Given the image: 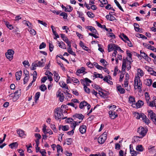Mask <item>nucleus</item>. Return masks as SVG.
I'll list each match as a JSON object with an SVG mask.
<instances>
[{"label": "nucleus", "instance_id": "obj_1", "mask_svg": "<svg viewBox=\"0 0 156 156\" xmlns=\"http://www.w3.org/2000/svg\"><path fill=\"white\" fill-rule=\"evenodd\" d=\"M55 117L56 120L59 119H64L66 118V117H63L62 114V110L60 107L56 108L55 110Z\"/></svg>", "mask_w": 156, "mask_h": 156}, {"label": "nucleus", "instance_id": "obj_2", "mask_svg": "<svg viewBox=\"0 0 156 156\" xmlns=\"http://www.w3.org/2000/svg\"><path fill=\"white\" fill-rule=\"evenodd\" d=\"M148 131V129L142 126L139 127L137 129V132L140 136V138H142L145 136Z\"/></svg>", "mask_w": 156, "mask_h": 156}, {"label": "nucleus", "instance_id": "obj_3", "mask_svg": "<svg viewBox=\"0 0 156 156\" xmlns=\"http://www.w3.org/2000/svg\"><path fill=\"white\" fill-rule=\"evenodd\" d=\"M134 87L135 88L136 87H137V88L141 90V86L142 83L140 79V77L139 76H136L134 80Z\"/></svg>", "mask_w": 156, "mask_h": 156}, {"label": "nucleus", "instance_id": "obj_4", "mask_svg": "<svg viewBox=\"0 0 156 156\" xmlns=\"http://www.w3.org/2000/svg\"><path fill=\"white\" fill-rule=\"evenodd\" d=\"M107 138V133L104 132L98 138V143L101 144H103L106 139Z\"/></svg>", "mask_w": 156, "mask_h": 156}, {"label": "nucleus", "instance_id": "obj_5", "mask_svg": "<svg viewBox=\"0 0 156 156\" xmlns=\"http://www.w3.org/2000/svg\"><path fill=\"white\" fill-rule=\"evenodd\" d=\"M14 53V52L12 50L9 49L5 53V56L8 59L11 61L13 59Z\"/></svg>", "mask_w": 156, "mask_h": 156}, {"label": "nucleus", "instance_id": "obj_6", "mask_svg": "<svg viewBox=\"0 0 156 156\" xmlns=\"http://www.w3.org/2000/svg\"><path fill=\"white\" fill-rule=\"evenodd\" d=\"M148 115L154 123L156 122V115L152 111H150L148 112Z\"/></svg>", "mask_w": 156, "mask_h": 156}, {"label": "nucleus", "instance_id": "obj_7", "mask_svg": "<svg viewBox=\"0 0 156 156\" xmlns=\"http://www.w3.org/2000/svg\"><path fill=\"white\" fill-rule=\"evenodd\" d=\"M20 90H17L16 91L14 94L12 93L9 95V96L13 98H16V99H18L20 97Z\"/></svg>", "mask_w": 156, "mask_h": 156}, {"label": "nucleus", "instance_id": "obj_8", "mask_svg": "<svg viewBox=\"0 0 156 156\" xmlns=\"http://www.w3.org/2000/svg\"><path fill=\"white\" fill-rule=\"evenodd\" d=\"M108 113L110 118L112 119H114L118 116V114L114 111H110Z\"/></svg>", "mask_w": 156, "mask_h": 156}, {"label": "nucleus", "instance_id": "obj_9", "mask_svg": "<svg viewBox=\"0 0 156 156\" xmlns=\"http://www.w3.org/2000/svg\"><path fill=\"white\" fill-rule=\"evenodd\" d=\"M57 97L59 98V99L61 102H62L64 100V96L63 93H61V91L58 90L56 93Z\"/></svg>", "mask_w": 156, "mask_h": 156}, {"label": "nucleus", "instance_id": "obj_10", "mask_svg": "<svg viewBox=\"0 0 156 156\" xmlns=\"http://www.w3.org/2000/svg\"><path fill=\"white\" fill-rule=\"evenodd\" d=\"M17 133L20 137L24 138L26 136L25 132L20 129L17 130Z\"/></svg>", "mask_w": 156, "mask_h": 156}, {"label": "nucleus", "instance_id": "obj_11", "mask_svg": "<svg viewBox=\"0 0 156 156\" xmlns=\"http://www.w3.org/2000/svg\"><path fill=\"white\" fill-rule=\"evenodd\" d=\"M33 64H34V66L35 67L39 66L42 67L44 65V62H41V61L37 60L35 61L34 63H33Z\"/></svg>", "mask_w": 156, "mask_h": 156}, {"label": "nucleus", "instance_id": "obj_12", "mask_svg": "<svg viewBox=\"0 0 156 156\" xmlns=\"http://www.w3.org/2000/svg\"><path fill=\"white\" fill-rule=\"evenodd\" d=\"M129 103L132 104V106L133 108H135V106H133V104H135V98L134 97L132 96H129Z\"/></svg>", "mask_w": 156, "mask_h": 156}, {"label": "nucleus", "instance_id": "obj_13", "mask_svg": "<svg viewBox=\"0 0 156 156\" xmlns=\"http://www.w3.org/2000/svg\"><path fill=\"white\" fill-rule=\"evenodd\" d=\"M144 104V102L141 100H139L135 104H133V106H135V107L137 108H140L141 106Z\"/></svg>", "mask_w": 156, "mask_h": 156}, {"label": "nucleus", "instance_id": "obj_14", "mask_svg": "<svg viewBox=\"0 0 156 156\" xmlns=\"http://www.w3.org/2000/svg\"><path fill=\"white\" fill-rule=\"evenodd\" d=\"M141 117L144 122L146 124H148L149 122V120L147 118L146 116L144 114H141Z\"/></svg>", "mask_w": 156, "mask_h": 156}, {"label": "nucleus", "instance_id": "obj_15", "mask_svg": "<svg viewBox=\"0 0 156 156\" xmlns=\"http://www.w3.org/2000/svg\"><path fill=\"white\" fill-rule=\"evenodd\" d=\"M127 63H129V62L126 59H123L122 62V69L123 70L126 69L127 65L128 64Z\"/></svg>", "mask_w": 156, "mask_h": 156}, {"label": "nucleus", "instance_id": "obj_16", "mask_svg": "<svg viewBox=\"0 0 156 156\" xmlns=\"http://www.w3.org/2000/svg\"><path fill=\"white\" fill-rule=\"evenodd\" d=\"M86 28L89 30L90 31L92 32L94 34H96L97 32V31L93 27L91 26H87L86 27Z\"/></svg>", "mask_w": 156, "mask_h": 156}, {"label": "nucleus", "instance_id": "obj_17", "mask_svg": "<svg viewBox=\"0 0 156 156\" xmlns=\"http://www.w3.org/2000/svg\"><path fill=\"white\" fill-rule=\"evenodd\" d=\"M128 83L129 81H125L124 85H123V86L124 88H125V89L126 90L129 91L130 90V86H128Z\"/></svg>", "mask_w": 156, "mask_h": 156}, {"label": "nucleus", "instance_id": "obj_18", "mask_svg": "<svg viewBox=\"0 0 156 156\" xmlns=\"http://www.w3.org/2000/svg\"><path fill=\"white\" fill-rule=\"evenodd\" d=\"M81 82L83 84V83H84L85 84V83H86V85L87 86L89 85V84L88 83H91V81L87 78L84 79L83 80H81Z\"/></svg>", "mask_w": 156, "mask_h": 156}, {"label": "nucleus", "instance_id": "obj_19", "mask_svg": "<svg viewBox=\"0 0 156 156\" xmlns=\"http://www.w3.org/2000/svg\"><path fill=\"white\" fill-rule=\"evenodd\" d=\"M22 71L20 70L19 72H17L16 73L15 76L17 80H20L22 76Z\"/></svg>", "mask_w": 156, "mask_h": 156}, {"label": "nucleus", "instance_id": "obj_20", "mask_svg": "<svg viewBox=\"0 0 156 156\" xmlns=\"http://www.w3.org/2000/svg\"><path fill=\"white\" fill-rule=\"evenodd\" d=\"M57 42H58V45L60 48L63 49H66V46L63 42L61 41L60 42H59V41H58Z\"/></svg>", "mask_w": 156, "mask_h": 156}, {"label": "nucleus", "instance_id": "obj_21", "mask_svg": "<svg viewBox=\"0 0 156 156\" xmlns=\"http://www.w3.org/2000/svg\"><path fill=\"white\" fill-rule=\"evenodd\" d=\"M141 55L147 61H149L150 58L144 52L140 51Z\"/></svg>", "mask_w": 156, "mask_h": 156}, {"label": "nucleus", "instance_id": "obj_22", "mask_svg": "<svg viewBox=\"0 0 156 156\" xmlns=\"http://www.w3.org/2000/svg\"><path fill=\"white\" fill-rule=\"evenodd\" d=\"M126 52L127 55V57H126V60H127V61L129 62H133V61H132V54L128 52L127 51H126Z\"/></svg>", "mask_w": 156, "mask_h": 156}, {"label": "nucleus", "instance_id": "obj_23", "mask_svg": "<svg viewBox=\"0 0 156 156\" xmlns=\"http://www.w3.org/2000/svg\"><path fill=\"white\" fill-rule=\"evenodd\" d=\"M73 117L78 118L79 119L81 120L80 121L83 120L84 118V116H83L81 114H76L73 115Z\"/></svg>", "mask_w": 156, "mask_h": 156}, {"label": "nucleus", "instance_id": "obj_24", "mask_svg": "<svg viewBox=\"0 0 156 156\" xmlns=\"http://www.w3.org/2000/svg\"><path fill=\"white\" fill-rule=\"evenodd\" d=\"M117 89L119 92L121 94H123L125 92V90L122 88L120 85L117 87Z\"/></svg>", "mask_w": 156, "mask_h": 156}, {"label": "nucleus", "instance_id": "obj_25", "mask_svg": "<svg viewBox=\"0 0 156 156\" xmlns=\"http://www.w3.org/2000/svg\"><path fill=\"white\" fill-rule=\"evenodd\" d=\"M80 131L82 133H84L86 131V127L85 125L81 126L80 128Z\"/></svg>", "mask_w": 156, "mask_h": 156}, {"label": "nucleus", "instance_id": "obj_26", "mask_svg": "<svg viewBox=\"0 0 156 156\" xmlns=\"http://www.w3.org/2000/svg\"><path fill=\"white\" fill-rule=\"evenodd\" d=\"M152 80L151 79H147L145 80V84L148 86H150L152 83Z\"/></svg>", "mask_w": 156, "mask_h": 156}, {"label": "nucleus", "instance_id": "obj_27", "mask_svg": "<svg viewBox=\"0 0 156 156\" xmlns=\"http://www.w3.org/2000/svg\"><path fill=\"white\" fill-rule=\"evenodd\" d=\"M53 74L54 76L55 80L56 82H57L59 80L60 77L59 76L58 74L55 71L54 72Z\"/></svg>", "mask_w": 156, "mask_h": 156}, {"label": "nucleus", "instance_id": "obj_28", "mask_svg": "<svg viewBox=\"0 0 156 156\" xmlns=\"http://www.w3.org/2000/svg\"><path fill=\"white\" fill-rule=\"evenodd\" d=\"M77 13L78 15V17L81 18V20L83 22L85 21V18L83 16V13L79 11H77Z\"/></svg>", "mask_w": 156, "mask_h": 156}, {"label": "nucleus", "instance_id": "obj_29", "mask_svg": "<svg viewBox=\"0 0 156 156\" xmlns=\"http://www.w3.org/2000/svg\"><path fill=\"white\" fill-rule=\"evenodd\" d=\"M83 85L84 86L83 89L88 94L90 93L91 92L90 89L87 87V85H86L84 83H83Z\"/></svg>", "mask_w": 156, "mask_h": 156}, {"label": "nucleus", "instance_id": "obj_30", "mask_svg": "<svg viewBox=\"0 0 156 156\" xmlns=\"http://www.w3.org/2000/svg\"><path fill=\"white\" fill-rule=\"evenodd\" d=\"M148 71L151 75L156 76V72L154 71L151 68L148 67Z\"/></svg>", "mask_w": 156, "mask_h": 156}, {"label": "nucleus", "instance_id": "obj_31", "mask_svg": "<svg viewBox=\"0 0 156 156\" xmlns=\"http://www.w3.org/2000/svg\"><path fill=\"white\" fill-rule=\"evenodd\" d=\"M40 93L39 92H37L34 96V99H35V103H37V101L38 99L40 96Z\"/></svg>", "mask_w": 156, "mask_h": 156}, {"label": "nucleus", "instance_id": "obj_32", "mask_svg": "<svg viewBox=\"0 0 156 156\" xmlns=\"http://www.w3.org/2000/svg\"><path fill=\"white\" fill-rule=\"evenodd\" d=\"M113 50L115 51H120L122 52H123V51L121 49L120 47H119L118 45H115V44H113Z\"/></svg>", "mask_w": 156, "mask_h": 156}, {"label": "nucleus", "instance_id": "obj_33", "mask_svg": "<svg viewBox=\"0 0 156 156\" xmlns=\"http://www.w3.org/2000/svg\"><path fill=\"white\" fill-rule=\"evenodd\" d=\"M87 105V102L85 101H83L80 103L79 105V107L80 108H83L84 106H86Z\"/></svg>", "mask_w": 156, "mask_h": 156}, {"label": "nucleus", "instance_id": "obj_34", "mask_svg": "<svg viewBox=\"0 0 156 156\" xmlns=\"http://www.w3.org/2000/svg\"><path fill=\"white\" fill-rule=\"evenodd\" d=\"M81 122V121H79V122H73L72 124V125L71 126V127L72 128H73V129L74 130L75 129L76 125H79V124Z\"/></svg>", "mask_w": 156, "mask_h": 156}, {"label": "nucleus", "instance_id": "obj_35", "mask_svg": "<svg viewBox=\"0 0 156 156\" xmlns=\"http://www.w3.org/2000/svg\"><path fill=\"white\" fill-rule=\"evenodd\" d=\"M85 69L83 67H81L80 69H78L76 72V73H82L85 72Z\"/></svg>", "mask_w": 156, "mask_h": 156}, {"label": "nucleus", "instance_id": "obj_36", "mask_svg": "<svg viewBox=\"0 0 156 156\" xmlns=\"http://www.w3.org/2000/svg\"><path fill=\"white\" fill-rule=\"evenodd\" d=\"M18 146V144L17 142L13 143L9 145V146L12 149H13L14 147H17Z\"/></svg>", "mask_w": 156, "mask_h": 156}, {"label": "nucleus", "instance_id": "obj_37", "mask_svg": "<svg viewBox=\"0 0 156 156\" xmlns=\"http://www.w3.org/2000/svg\"><path fill=\"white\" fill-rule=\"evenodd\" d=\"M114 2L116 4V5L117 6V7L119 8L122 11L124 12V11L123 10V9L122 7L120 5V4H119V2L116 0H114Z\"/></svg>", "mask_w": 156, "mask_h": 156}, {"label": "nucleus", "instance_id": "obj_38", "mask_svg": "<svg viewBox=\"0 0 156 156\" xmlns=\"http://www.w3.org/2000/svg\"><path fill=\"white\" fill-rule=\"evenodd\" d=\"M120 37L124 41H126L129 39L127 36L123 34H121Z\"/></svg>", "mask_w": 156, "mask_h": 156}, {"label": "nucleus", "instance_id": "obj_39", "mask_svg": "<svg viewBox=\"0 0 156 156\" xmlns=\"http://www.w3.org/2000/svg\"><path fill=\"white\" fill-rule=\"evenodd\" d=\"M66 9H65L66 12H71L73 9V8L70 5H68L66 6Z\"/></svg>", "mask_w": 156, "mask_h": 156}, {"label": "nucleus", "instance_id": "obj_40", "mask_svg": "<svg viewBox=\"0 0 156 156\" xmlns=\"http://www.w3.org/2000/svg\"><path fill=\"white\" fill-rule=\"evenodd\" d=\"M67 51L70 54L75 56L76 55L75 53L72 51L71 47H68Z\"/></svg>", "mask_w": 156, "mask_h": 156}, {"label": "nucleus", "instance_id": "obj_41", "mask_svg": "<svg viewBox=\"0 0 156 156\" xmlns=\"http://www.w3.org/2000/svg\"><path fill=\"white\" fill-rule=\"evenodd\" d=\"M145 96L146 101L147 103H148V102L149 101V100L150 99V96L149 93L147 92H145Z\"/></svg>", "mask_w": 156, "mask_h": 156}, {"label": "nucleus", "instance_id": "obj_42", "mask_svg": "<svg viewBox=\"0 0 156 156\" xmlns=\"http://www.w3.org/2000/svg\"><path fill=\"white\" fill-rule=\"evenodd\" d=\"M137 74L141 76H142L144 75V72L142 70L140 69H138L137 70Z\"/></svg>", "mask_w": 156, "mask_h": 156}, {"label": "nucleus", "instance_id": "obj_43", "mask_svg": "<svg viewBox=\"0 0 156 156\" xmlns=\"http://www.w3.org/2000/svg\"><path fill=\"white\" fill-rule=\"evenodd\" d=\"M108 77L106 76L103 79V80L105 82H107L108 83L112 85V84L113 83L112 82L109 80L108 79Z\"/></svg>", "mask_w": 156, "mask_h": 156}, {"label": "nucleus", "instance_id": "obj_44", "mask_svg": "<svg viewBox=\"0 0 156 156\" xmlns=\"http://www.w3.org/2000/svg\"><path fill=\"white\" fill-rule=\"evenodd\" d=\"M148 103H149V106L153 107L154 106H155V104H156V99L155 100L154 102L153 101L150 102H148Z\"/></svg>", "mask_w": 156, "mask_h": 156}, {"label": "nucleus", "instance_id": "obj_45", "mask_svg": "<svg viewBox=\"0 0 156 156\" xmlns=\"http://www.w3.org/2000/svg\"><path fill=\"white\" fill-rule=\"evenodd\" d=\"M94 66L97 68L98 69L101 70L103 67L101 66H99L98 64L96 62L94 63Z\"/></svg>", "mask_w": 156, "mask_h": 156}, {"label": "nucleus", "instance_id": "obj_46", "mask_svg": "<svg viewBox=\"0 0 156 156\" xmlns=\"http://www.w3.org/2000/svg\"><path fill=\"white\" fill-rule=\"evenodd\" d=\"M113 44H109L108 46V52H110L113 50Z\"/></svg>", "mask_w": 156, "mask_h": 156}, {"label": "nucleus", "instance_id": "obj_47", "mask_svg": "<svg viewBox=\"0 0 156 156\" xmlns=\"http://www.w3.org/2000/svg\"><path fill=\"white\" fill-rule=\"evenodd\" d=\"M136 150L139 151H143V149L141 145H138L136 148Z\"/></svg>", "mask_w": 156, "mask_h": 156}, {"label": "nucleus", "instance_id": "obj_48", "mask_svg": "<svg viewBox=\"0 0 156 156\" xmlns=\"http://www.w3.org/2000/svg\"><path fill=\"white\" fill-rule=\"evenodd\" d=\"M87 14L90 18H93L94 17V14L90 12H87Z\"/></svg>", "mask_w": 156, "mask_h": 156}, {"label": "nucleus", "instance_id": "obj_49", "mask_svg": "<svg viewBox=\"0 0 156 156\" xmlns=\"http://www.w3.org/2000/svg\"><path fill=\"white\" fill-rule=\"evenodd\" d=\"M57 151L59 153L60 151L62 152L63 151L60 145L58 144L57 146Z\"/></svg>", "mask_w": 156, "mask_h": 156}, {"label": "nucleus", "instance_id": "obj_50", "mask_svg": "<svg viewBox=\"0 0 156 156\" xmlns=\"http://www.w3.org/2000/svg\"><path fill=\"white\" fill-rule=\"evenodd\" d=\"M130 152L132 156H136L137 154V153L136 151L132 150V149L130 148Z\"/></svg>", "mask_w": 156, "mask_h": 156}, {"label": "nucleus", "instance_id": "obj_51", "mask_svg": "<svg viewBox=\"0 0 156 156\" xmlns=\"http://www.w3.org/2000/svg\"><path fill=\"white\" fill-rule=\"evenodd\" d=\"M136 36L138 37H140L144 39H147V37L144 35L141 34H137Z\"/></svg>", "mask_w": 156, "mask_h": 156}, {"label": "nucleus", "instance_id": "obj_52", "mask_svg": "<svg viewBox=\"0 0 156 156\" xmlns=\"http://www.w3.org/2000/svg\"><path fill=\"white\" fill-rule=\"evenodd\" d=\"M134 28L135 29V30L136 31H139V30L140 29L139 28V25L136 23H134Z\"/></svg>", "mask_w": 156, "mask_h": 156}, {"label": "nucleus", "instance_id": "obj_53", "mask_svg": "<svg viewBox=\"0 0 156 156\" xmlns=\"http://www.w3.org/2000/svg\"><path fill=\"white\" fill-rule=\"evenodd\" d=\"M40 89L41 91H44L47 89V88L44 84H42L41 86Z\"/></svg>", "mask_w": 156, "mask_h": 156}, {"label": "nucleus", "instance_id": "obj_54", "mask_svg": "<svg viewBox=\"0 0 156 156\" xmlns=\"http://www.w3.org/2000/svg\"><path fill=\"white\" fill-rule=\"evenodd\" d=\"M37 73L36 71H34L33 73V82H34L37 78Z\"/></svg>", "mask_w": 156, "mask_h": 156}, {"label": "nucleus", "instance_id": "obj_55", "mask_svg": "<svg viewBox=\"0 0 156 156\" xmlns=\"http://www.w3.org/2000/svg\"><path fill=\"white\" fill-rule=\"evenodd\" d=\"M62 129L63 131H67L69 129V127L68 126H62Z\"/></svg>", "mask_w": 156, "mask_h": 156}, {"label": "nucleus", "instance_id": "obj_56", "mask_svg": "<svg viewBox=\"0 0 156 156\" xmlns=\"http://www.w3.org/2000/svg\"><path fill=\"white\" fill-rule=\"evenodd\" d=\"M72 81L76 83H80V82L78 79L74 77L72 78Z\"/></svg>", "mask_w": 156, "mask_h": 156}, {"label": "nucleus", "instance_id": "obj_57", "mask_svg": "<svg viewBox=\"0 0 156 156\" xmlns=\"http://www.w3.org/2000/svg\"><path fill=\"white\" fill-rule=\"evenodd\" d=\"M141 114H140L138 112H135V117L137 119H139L141 118Z\"/></svg>", "mask_w": 156, "mask_h": 156}, {"label": "nucleus", "instance_id": "obj_58", "mask_svg": "<svg viewBox=\"0 0 156 156\" xmlns=\"http://www.w3.org/2000/svg\"><path fill=\"white\" fill-rule=\"evenodd\" d=\"M51 127L52 129L55 132H57V130L56 129L55 126L54 124H51Z\"/></svg>", "mask_w": 156, "mask_h": 156}, {"label": "nucleus", "instance_id": "obj_59", "mask_svg": "<svg viewBox=\"0 0 156 156\" xmlns=\"http://www.w3.org/2000/svg\"><path fill=\"white\" fill-rule=\"evenodd\" d=\"M60 15L63 16L64 19H66L67 17V14L65 12H62L60 13Z\"/></svg>", "mask_w": 156, "mask_h": 156}, {"label": "nucleus", "instance_id": "obj_60", "mask_svg": "<svg viewBox=\"0 0 156 156\" xmlns=\"http://www.w3.org/2000/svg\"><path fill=\"white\" fill-rule=\"evenodd\" d=\"M57 63L62 68L63 70H65V67L63 66V64L60 62H58Z\"/></svg>", "mask_w": 156, "mask_h": 156}, {"label": "nucleus", "instance_id": "obj_61", "mask_svg": "<svg viewBox=\"0 0 156 156\" xmlns=\"http://www.w3.org/2000/svg\"><path fill=\"white\" fill-rule=\"evenodd\" d=\"M66 141L68 143L67 144L70 145L71 144L72 142V139L71 138H67L66 139Z\"/></svg>", "mask_w": 156, "mask_h": 156}, {"label": "nucleus", "instance_id": "obj_62", "mask_svg": "<svg viewBox=\"0 0 156 156\" xmlns=\"http://www.w3.org/2000/svg\"><path fill=\"white\" fill-rule=\"evenodd\" d=\"M60 35L61 37L64 41H66V40L68 39V38L66 36H65L64 34H61Z\"/></svg>", "mask_w": 156, "mask_h": 156}, {"label": "nucleus", "instance_id": "obj_63", "mask_svg": "<svg viewBox=\"0 0 156 156\" xmlns=\"http://www.w3.org/2000/svg\"><path fill=\"white\" fill-rule=\"evenodd\" d=\"M38 22L39 23H40L42 24V25H43V26H45V27H47V24L45 22H44L40 20H38Z\"/></svg>", "mask_w": 156, "mask_h": 156}, {"label": "nucleus", "instance_id": "obj_64", "mask_svg": "<svg viewBox=\"0 0 156 156\" xmlns=\"http://www.w3.org/2000/svg\"><path fill=\"white\" fill-rule=\"evenodd\" d=\"M49 47L50 51L51 52L53 51L54 48L53 45L51 43H49Z\"/></svg>", "mask_w": 156, "mask_h": 156}]
</instances>
